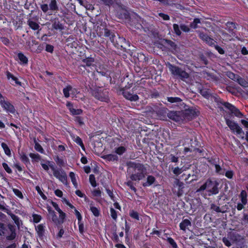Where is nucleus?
I'll return each mask as SVG.
<instances>
[{"instance_id": "f257e3e1", "label": "nucleus", "mask_w": 248, "mask_h": 248, "mask_svg": "<svg viewBox=\"0 0 248 248\" xmlns=\"http://www.w3.org/2000/svg\"><path fill=\"white\" fill-rule=\"evenodd\" d=\"M127 172L133 181H139L146 177L147 170L144 164L136 162L129 161L126 164Z\"/></svg>"}, {"instance_id": "f03ea898", "label": "nucleus", "mask_w": 248, "mask_h": 248, "mask_svg": "<svg viewBox=\"0 0 248 248\" xmlns=\"http://www.w3.org/2000/svg\"><path fill=\"white\" fill-rule=\"evenodd\" d=\"M104 35L105 37L109 38L112 45L117 49L125 51L127 47L130 46V42L125 38L115 35L114 32L108 29H104Z\"/></svg>"}, {"instance_id": "7ed1b4c3", "label": "nucleus", "mask_w": 248, "mask_h": 248, "mask_svg": "<svg viewBox=\"0 0 248 248\" xmlns=\"http://www.w3.org/2000/svg\"><path fill=\"white\" fill-rule=\"evenodd\" d=\"M219 184V183L217 180H213L211 178H208L202 185L196 190V192L199 193L206 190L210 196L217 195L219 192L218 187Z\"/></svg>"}, {"instance_id": "20e7f679", "label": "nucleus", "mask_w": 248, "mask_h": 248, "mask_svg": "<svg viewBox=\"0 0 248 248\" xmlns=\"http://www.w3.org/2000/svg\"><path fill=\"white\" fill-rule=\"evenodd\" d=\"M0 236L6 237L7 240H13L16 237V227L0 222Z\"/></svg>"}, {"instance_id": "39448f33", "label": "nucleus", "mask_w": 248, "mask_h": 248, "mask_svg": "<svg viewBox=\"0 0 248 248\" xmlns=\"http://www.w3.org/2000/svg\"><path fill=\"white\" fill-rule=\"evenodd\" d=\"M109 90L108 88H103L100 87L92 89L91 93L92 95L96 99L108 103L109 101Z\"/></svg>"}, {"instance_id": "423d86ee", "label": "nucleus", "mask_w": 248, "mask_h": 248, "mask_svg": "<svg viewBox=\"0 0 248 248\" xmlns=\"http://www.w3.org/2000/svg\"><path fill=\"white\" fill-rule=\"evenodd\" d=\"M167 66H168L171 74L177 78L184 81L189 77L188 73L178 66H176V65H174V64H170L168 62Z\"/></svg>"}, {"instance_id": "0eeeda50", "label": "nucleus", "mask_w": 248, "mask_h": 248, "mask_svg": "<svg viewBox=\"0 0 248 248\" xmlns=\"http://www.w3.org/2000/svg\"><path fill=\"white\" fill-rule=\"evenodd\" d=\"M215 101L217 103V105H221L223 106L225 108L229 110L232 114L235 115L236 117L241 118L243 117V114L240 111L233 105L228 102H224L222 99L220 97H215Z\"/></svg>"}, {"instance_id": "6e6552de", "label": "nucleus", "mask_w": 248, "mask_h": 248, "mask_svg": "<svg viewBox=\"0 0 248 248\" xmlns=\"http://www.w3.org/2000/svg\"><path fill=\"white\" fill-rule=\"evenodd\" d=\"M185 184L179 179H176L172 184V193L178 197H181L184 194Z\"/></svg>"}, {"instance_id": "1a4fd4ad", "label": "nucleus", "mask_w": 248, "mask_h": 248, "mask_svg": "<svg viewBox=\"0 0 248 248\" xmlns=\"http://www.w3.org/2000/svg\"><path fill=\"white\" fill-rule=\"evenodd\" d=\"M132 82H128L127 85L123 89L122 93L126 99L130 101H136L138 100L139 98V96L137 94H133L130 93L129 91H127L132 87Z\"/></svg>"}, {"instance_id": "9d476101", "label": "nucleus", "mask_w": 248, "mask_h": 248, "mask_svg": "<svg viewBox=\"0 0 248 248\" xmlns=\"http://www.w3.org/2000/svg\"><path fill=\"white\" fill-rule=\"evenodd\" d=\"M0 105L3 110L8 113L14 114L16 111L14 106L8 100H0Z\"/></svg>"}, {"instance_id": "9b49d317", "label": "nucleus", "mask_w": 248, "mask_h": 248, "mask_svg": "<svg viewBox=\"0 0 248 248\" xmlns=\"http://www.w3.org/2000/svg\"><path fill=\"white\" fill-rule=\"evenodd\" d=\"M167 117L170 120L179 123L183 122L184 120L183 115V111H170L168 113Z\"/></svg>"}, {"instance_id": "f8f14e48", "label": "nucleus", "mask_w": 248, "mask_h": 248, "mask_svg": "<svg viewBox=\"0 0 248 248\" xmlns=\"http://www.w3.org/2000/svg\"><path fill=\"white\" fill-rule=\"evenodd\" d=\"M154 111L155 112L159 120H166L167 117L168 110L164 107H155L154 108Z\"/></svg>"}, {"instance_id": "ddd939ff", "label": "nucleus", "mask_w": 248, "mask_h": 248, "mask_svg": "<svg viewBox=\"0 0 248 248\" xmlns=\"http://www.w3.org/2000/svg\"><path fill=\"white\" fill-rule=\"evenodd\" d=\"M198 112L193 108H189L187 109H185L184 111H183V115L184 117V120H192L194 119L198 116Z\"/></svg>"}, {"instance_id": "4468645a", "label": "nucleus", "mask_w": 248, "mask_h": 248, "mask_svg": "<svg viewBox=\"0 0 248 248\" xmlns=\"http://www.w3.org/2000/svg\"><path fill=\"white\" fill-rule=\"evenodd\" d=\"M53 175L62 183L67 184V176L65 172H61L57 170L53 172Z\"/></svg>"}, {"instance_id": "2eb2a0df", "label": "nucleus", "mask_w": 248, "mask_h": 248, "mask_svg": "<svg viewBox=\"0 0 248 248\" xmlns=\"http://www.w3.org/2000/svg\"><path fill=\"white\" fill-rule=\"evenodd\" d=\"M94 62L95 60L93 58L88 57L82 60L83 64L81 65V66H83L85 68L86 67L95 66Z\"/></svg>"}, {"instance_id": "dca6fc26", "label": "nucleus", "mask_w": 248, "mask_h": 248, "mask_svg": "<svg viewBox=\"0 0 248 248\" xmlns=\"http://www.w3.org/2000/svg\"><path fill=\"white\" fill-rule=\"evenodd\" d=\"M116 16L118 18L122 19L127 20L130 18V15L128 12L126 10H124V9L118 10L116 12Z\"/></svg>"}, {"instance_id": "f3484780", "label": "nucleus", "mask_w": 248, "mask_h": 248, "mask_svg": "<svg viewBox=\"0 0 248 248\" xmlns=\"http://www.w3.org/2000/svg\"><path fill=\"white\" fill-rule=\"evenodd\" d=\"M156 182L155 177L152 175H149L147 177L146 182H143L142 186L144 187H149L153 184H155Z\"/></svg>"}, {"instance_id": "a211bd4d", "label": "nucleus", "mask_w": 248, "mask_h": 248, "mask_svg": "<svg viewBox=\"0 0 248 248\" xmlns=\"http://www.w3.org/2000/svg\"><path fill=\"white\" fill-rule=\"evenodd\" d=\"M191 226V222L188 219H183L182 222L180 223V229L184 232H186V229H188L189 227Z\"/></svg>"}, {"instance_id": "6ab92c4d", "label": "nucleus", "mask_w": 248, "mask_h": 248, "mask_svg": "<svg viewBox=\"0 0 248 248\" xmlns=\"http://www.w3.org/2000/svg\"><path fill=\"white\" fill-rule=\"evenodd\" d=\"M58 212L59 214V218H58V221L54 222V223L57 226L62 225V223H63L66 217V213H65L62 210Z\"/></svg>"}, {"instance_id": "aec40b11", "label": "nucleus", "mask_w": 248, "mask_h": 248, "mask_svg": "<svg viewBox=\"0 0 248 248\" xmlns=\"http://www.w3.org/2000/svg\"><path fill=\"white\" fill-rule=\"evenodd\" d=\"M27 23L28 25L29 26L30 28H31L32 30L36 31L39 30V29L40 28L39 24L37 22L33 21L31 18L28 19V20L27 21Z\"/></svg>"}, {"instance_id": "412c9836", "label": "nucleus", "mask_w": 248, "mask_h": 248, "mask_svg": "<svg viewBox=\"0 0 248 248\" xmlns=\"http://www.w3.org/2000/svg\"><path fill=\"white\" fill-rule=\"evenodd\" d=\"M52 27L56 30L62 31L63 29V25L60 23L58 18L54 19L52 22Z\"/></svg>"}, {"instance_id": "4be33fe9", "label": "nucleus", "mask_w": 248, "mask_h": 248, "mask_svg": "<svg viewBox=\"0 0 248 248\" xmlns=\"http://www.w3.org/2000/svg\"><path fill=\"white\" fill-rule=\"evenodd\" d=\"M45 226L43 224H40L35 228L36 229L38 236L42 238L43 237L45 232Z\"/></svg>"}, {"instance_id": "5701e85b", "label": "nucleus", "mask_w": 248, "mask_h": 248, "mask_svg": "<svg viewBox=\"0 0 248 248\" xmlns=\"http://www.w3.org/2000/svg\"><path fill=\"white\" fill-rule=\"evenodd\" d=\"M104 158L108 161H118L119 160V157L117 155L112 154L105 155Z\"/></svg>"}, {"instance_id": "b1692460", "label": "nucleus", "mask_w": 248, "mask_h": 248, "mask_svg": "<svg viewBox=\"0 0 248 248\" xmlns=\"http://www.w3.org/2000/svg\"><path fill=\"white\" fill-rule=\"evenodd\" d=\"M17 57L21 64H27L28 63L27 57L22 52H19L17 54Z\"/></svg>"}, {"instance_id": "393cba45", "label": "nucleus", "mask_w": 248, "mask_h": 248, "mask_svg": "<svg viewBox=\"0 0 248 248\" xmlns=\"http://www.w3.org/2000/svg\"><path fill=\"white\" fill-rule=\"evenodd\" d=\"M208 162L212 166H215L220 163V159L218 157L213 156L208 158Z\"/></svg>"}, {"instance_id": "a878e982", "label": "nucleus", "mask_w": 248, "mask_h": 248, "mask_svg": "<svg viewBox=\"0 0 248 248\" xmlns=\"http://www.w3.org/2000/svg\"><path fill=\"white\" fill-rule=\"evenodd\" d=\"M137 59L140 62H147L149 61V58L142 53H138L137 54Z\"/></svg>"}, {"instance_id": "bb28decb", "label": "nucleus", "mask_w": 248, "mask_h": 248, "mask_svg": "<svg viewBox=\"0 0 248 248\" xmlns=\"http://www.w3.org/2000/svg\"><path fill=\"white\" fill-rule=\"evenodd\" d=\"M1 147L3 149L5 155L10 157L12 155L11 150L10 148L7 146L6 143L2 142L1 143Z\"/></svg>"}, {"instance_id": "cd10ccee", "label": "nucleus", "mask_w": 248, "mask_h": 248, "mask_svg": "<svg viewBox=\"0 0 248 248\" xmlns=\"http://www.w3.org/2000/svg\"><path fill=\"white\" fill-rule=\"evenodd\" d=\"M236 24L233 22H226L225 25L226 26L228 31L231 33L234 30L236 29Z\"/></svg>"}, {"instance_id": "c85d7f7f", "label": "nucleus", "mask_w": 248, "mask_h": 248, "mask_svg": "<svg viewBox=\"0 0 248 248\" xmlns=\"http://www.w3.org/2000/svg\"><path fill=\"white\" fill-rule=\"evenodd\" d=\"M236 82H237L242 87H248V82L244 78L241 77L240 76H239Z\"/></svg>"}, {"instance_id": "c756f323", "label": "nucleus", "mask_w": 248, "mask_h": 248, "mask_svg": "<svg viewBox=\"0 0 248 248\" xmlns=\"http://www.w3.org/2000/svg\"><path fill=\"white\" fill-rule=\"evenodd\" d=\"M49 8L51 11H58V6L56 0H51L49 4Z\"/></svg>"}, {"instance_id": "7c9ffc66", "label": "nucleus", "mask_w": 248, "mask_h": 248, "mask_svg": "<svg viewBox=\"0 0 248 248\" xmlns=\"http://www.w3.org/2000/svg\"><path fill=\"white\" fill-rule=\"evenodd\" d=\"M167 99V101L170 103H180L182 102V99L180 97L177 96L168 97Z\"/></svg>"}, {"instance_id": "2f4dec72", "label": "nucleus", "mask_w": 248, "mask_h": 248, "mask_svg": "<svg viewBox=\"0 0 248 248\" xmlns=\"http://www.w3.org/2000/svg\"><path fill=\"white\" fill-rule=\"evenodd\" d=\"M214 167L215 168V173L217 175H224L225 170L220 165V163L215 165Z\"/></svg>"}, {"instance_id": "473e14b6", "label": "nucleus", "mask_w": 248, "mask_h": 248, "mask_svg": "<svg viewBox=\"0 0 248 248\" xmlns=\"http://www.w3.org/2000/svg\"><path fill=\"white\" fill-rule=\"evenodd\" d=\"M239 198L241 199V201L243 202L244 204H247V192L244 190H242L239 195Z\"/></svg>"}, {"instance_id": "72a5a7b5", "label": "nucleus", "mask_w": 248, "mask_h": 248, "mask_svg": "<svg viewBox=\"0 0 248 248\" xmlns=\"http://www.w3.org/2000/svg\"><path fill=\"white\" fill-rule=\"evenodd\" d=\"M29 156L32 159V162H38L39 160L41 159V155L38 153H30L29 154Z\"/></svg>"}, {"instance_id": "f704fd0d", "label": "nucleus", "mask_w": 248, "mask_h": 248, "mask_svg": "<svg viewBox=\"0 0 248 248\" xmlns=\"http://www.w3.org/2000/svg\"><path fill=\"white\" fill-rule=\"evenodd\" d=\"M126 151V148L124 146H118L115 148V154L120 155H123Z\"/></svg>"}, {"instance_id": "c9c22d12", "label": "nucleus", "mask_w": 248, "mask_h": 248, "mask_svg": "<svg viewBox=\"0 0 248 248\" xmlns=\"http://www.w3.org/2000/svg\"><path fill=\"white\" fill-rule=\"evenodd\" d=\"M89 209L95 217H98L100 215V211L98 208L90 205V209Z\"/></svg>"}, {"instance_id": "e433bc0d", "label": "nucleus", "mask_w": 248, "mask_h": 248, "mask_svg": "<svg viewBox=\"0 0 248 248\" xmlns=\"http://www.w3.org/2000/svg\"><path fill=\"white\" fill-rule=\"evenodd\" d=\"M34 143H35V145H34V148H35V150L42 154H44L45 152L44 149L42 147V145L38 142H37L36 140H35V139L34 140Z\"/></svg>"}, {"instance_id": "4c0bfd02", "label": "nucleus", "mask_w": 248, "mask_h": 248, "mask_svg": "<svg viewBox=\"0 0 248 248\" xmlns=\"http://www.w3.org/2000/svg\"><path fill=\"white\" fill-rule=\"evenodd\" d=\"M69 176L71 178L72 184H73L74 187L75 188L78 187V183L77 182V179L75 175V173L73 172H69Z\"/></svg>"}, {"instance_id": "58836bf2", "label": "nucleus", "mask_w": 248, "mask_h": 248, "mask_svg": "<svg viewBox=\"0 0 248 248\" xmlns=\"http://www.w3.org/2000/svg\"><path fill=\"white\" fill-rule=\"evenodd\" d=\"M227 76L230 79L236 81L239 77V75L234 74L233 72L229 71L226 73Z\"/></svg>"}, {"instance_id": "ea45409f", "label": "nucleus", "mask_w": 248, "mask_h": 248, "mask_svg": "<svg viewBox=\"0 0 248 248\" xmlns=\"http://www.w3.org/2000/svg\"><path fill=\"white\" fill-rule=\"evenodd\" d=\"M71 90H72V86L69 85L63 89V94L66 98H68L70 96Z\"/></svg>"}, {"instance_id": "a19ab883", "label": "nucleus", "mask_w": 248, "mask_h": 248, "mask_svg": "<svg viewBox=\"0 0 248 248\" xmlns=\"http://www.w3.org/2000/svg\"><path fill=\"white\" fill-rule=\"evenodd\" d=\"M20 159L21 161L25 165L30 164L29 159L24 153H22L21 154H20Z\"/></svg>"}, {"instance_id": "79ce46f5", "label": "nucleus", "mask_w": 248, "mask_h": 248, "mask_svg": "<svg viewBox=\"0 0 248 248\" xmlns=\"http://www.w3.org/2000/svg\"><path fill=\"white\" fill-rule=\"evenodd\" d=\"M54 160L59 167H62L64 166L65 163L62 158L60 157L57 155L54 158Z\"/></svg>"}, {"instance_id": "37998d69", "label": "nucleus", "mask_w": 248, "mask_h": 248, "mask_svg": "<svg viewBox=\"0 0 248 248\" xmlns=\"http://www.w3.org/2000/svg\"><path fill=\"white\" fill-rule=\"evenodd\" d=\"M70 112L72 115H79L82 113L83 110L81 109L70 108Z\"/></svg>"}, {"instance_id": "c03bdc74", "label": "nucleus", "mask_w": 248, "mask_h": 248, "mask_svg": "<svg viewBox=\"0 0 248 248\" xmlns=\"http://www.w3.org/2000/svg\"><path fill=\"white\" fill-rule=\"evenodd\" d=\"M226 124L230 127V128L232 130L235 126L238 124L235 122L230 120V119L226 120Z\"/></svg>"}, {"instance_id": "a18cd8bd", "label": "nucleus", "mask_w": 248, "mask_h": 248, "mask_svg": "<svg viewBox=\"0 0 248 248\" xmlns=\"http://www.w3.org/2000/svg\"><path fill=\"white\" fill-rule=\"evenodd\" d=\"M198 23H200V19L198 18H195L194 19L193 21L190 23L189 27L191 28L195 29L197 28V24Z\"/></svg>"}, {"instance_id": "49530a36", "label": "nucleus", "mask_w": 248, "mask_h": 248, "mask_svg": "<svg viewBox=\"0 0 248 248\" xmlns=\"http://www.w3.org/2000/svg\"><path fill=\"white\" fill-rule=\"evenodd\" d=\"M33 222L35 223H39L42 219L41 215L36 214H33L32 215Z\"/></svg>"}, {"instance_id": "de8ad7c7", "label": "nucleus", "mask_w": 248, "mask_h": 248, "mask_svg": "<svg viewBox=\"0 0 248 248\" xmlns=\"http://www.w3.org/2000/svg\"><path fill=\"white\" fill-rule=\"evenodd\" d=\"M97 72L98 74L101 75L102 76L106 77L108 78H109L110 80H111V78L110 75V73L108 71L106 70H100L99 71L98 69L97 70Z\"/></svg>"}, {"instance_id": "09e8293b", "label": "nucleus", "mask_w": 248, "mask_h": 248, "mask_svg": "<svg viewBox=\"0 0 248 248\" xmlns=\"http://www.w3.org/2000/svg\"><path fill=\"white\" fill-rule=\"evenodd\" d=\"M129 216L133 219L139 220L140 217L138 213L134 210L130 211Z\"/></svg>"}, {"instance_id": "8fccbe9b", "label": "nucleus", "mask_w": 248, "mask_h": 248, "mask_svg": "<svg viewBox=\"0 0 248 248\" xmlns=\"http://www.w3.org/2000/svg\"><path fill=\"white\" fill-rule=\"evenodd\" d=\"M89 182H90V184H91L93 187H96L97 186V183L94 175L90 174V175H89Z\"/></svg>"}, {"instance_id": "3c124183", "label": "nucleus", "mask_w": 248, "mask_h": 248, "mask_svg": "<svg viewBox=\"0 0 248 248\" xmlns=\"http://www.w3.org/2000/svg\"><path fill=\"white\" fill-rule=\"evenodd\" d=\"M2 167L3 168L4 170L8 174H12L13 173L12 169L10 168V167L8 165H7V163L3 162L2 163Z\"/></svg>"}, {"instance_id": "603ef678", "label": "nucleus", "mask_w": 248, "mask_h": 248, "mask_svg": "<svg viewBox=\"0 0 248 248\" xmlns=\"http://www.w3.org/2000/svg\"><path fill=\"white\" fill-rule=\"evenodd\" d=\"M35 189H36V191L38 192V194L41 197V198L44 200H46V196L43 193L40 187L39 186H35Z\"/></svg>"}, {"instance_id": "864d4df0", "label": "nucleus", "mask_w": 248, "mask_h": 248, "mask_svg": "<svg viewBox=\"0 0 248 248\" xmlns=\"http://www.w3.org/2000/svg\"><path fill=\"white\" fill-rule=\"evenodd\" d=\"M224 175L228 178L232 179L234 175V172L232 170H228L226 171H224Z\"/></svg>"}, {"instance_id": "5fc2aeb1", "label": "nucleus", "mask_w": 248, "mask_h": 248, "mask_svg": "<svg viewBox=\"0 0 248 248\" xmlns=\"http://www.w3.org/2000/svg\"><path fill=\"white\" fill-rule=\"evenodd\" d=\"M110 214L111 218L114 220H116L118 218V214L115 210L112 207L110 208Z\"/></svg>"}, {"instance_id": "6e6d98bb", "label": "nucleus", "mask_w": 248, "mask_h": 248, "mask_svg": "<svg viewBox=\"0 0 248 248\" xmlns=\"http://www.w3.org/2000/svg\"><path fill=\"white\" fill-rule=\"evenodd\" d=\"M172 27H173V31H174L175 33L178 36H180L181 31L179 26L177 24H173Z\"/></svg>"}, {"instance_id": "4d7b16f0", "label": "nucleus", "mask_w": 248, "mask_h": 248, "mask_svg": "<svg viewBox=\"0 0 248 248\" xmlns=\"http://www.w3.org/2000/svg\"><path fill=\"white\" fill-rule=\"evenodd\" d=\"M133 180H128V181L125 182V184L130 187V188L135 193L137 191L136 188L134 186L133 183L132 182Z\"/></svg>"}, {"instance_id": "13d9d810", "label": "nucleus", "mask_w": 248, "mask_h": 248, "mask_svg": "<svg viewBox=\"0 0 248 248\" xmlns=\"http://www.w3.org/2000/svg\"><path fill=\"white\" fill-rule=\"evenodd\" d=\"M167 242L173 248H177L178 246L175 240L171 237H169L167 239Z\"/></svg>"}, {"instance_id": "bf43d9fd", "label": "nucleus", "mask_w": 248, "mask_h": 248, "mask_svg": "<svg viewBox=\"0 0 248 248\" xmlns=\"http://www.w3.org/2000/svg\"><path fill=\"white\" fill-rule=\"evenodd\" d=\"M13 191L15 195L17 196L18 198L20 199H23L24 197L22 194V193L20 190L16 188H13Z\"/></svg>"}, {"instance_id": "052dcab7", "label": "nucleus", "mask_w": 248, "mask_h": 248, "mask_svg": "<svg viewBox=\"0 0 248 248\" xmlns=\"http://www.w3.org/2000/svg\"><path fill=\"white\" fill-rule=\"evenodd\" d=\"M74 121L78 123L79 126H82L84 124L83 118L82 117L76 116L74 118Z\"/></svg>"}, {"instance_id": "680f3d73", "label": "nucleus", "mask_w": 248, "mask_h": 248, "mask_svg": "<svg viewBox=\"0 0 248 248\" xmlns=\"http://www.w3.org/2000/svg\"><path fill=\"white\" fill-rule=\"evenodd\" d=\"M183 172L182 168H180L178 167L172 168V173L176 175H179Z\"/></svg>"}, {"instance_id": "e2e57ef3", "label": "nucleus", "mask_w": 248, "mask_h": 248, "mask_svg": "<svg viewBox=\"0 0 248 248\" xmlns=\"http://www.w3.org/2000/svg\"><path fill=\"white\" fill-rule=\"evenodd\" d=\"M72 138L73 140L74 141V142H75L78 145H79L83 143L81 139L78 136H72Z\"/></svg>"}, {"instance_id": "0e129e2a", "label": "nucleus", "mask_w": 248, "mask_h": 248, "mask_svg": "<svg viewBox=\"0 0 248 248\" xmlns=\"http://www.w3.org/2000/svg\"><path fill=\"white\" fill-rule=\"evenodd\" d=\"M11 216L12 219L14 221L15 224L19 226L20 225V220L18 216L16 215L15 214H12Z\"/></svg>"}, {"instance_id": "69168bd1", "label": "nucleus", "mask_w": 248, "mask_h": 248, "mask_svg": "<svg viewBox=\"0 0 248 248\" xmlns=\"http://www.w3.org/2000/svg\"><path fill=\"white\" fill-rule=\"evenodd\" d=\"M232 131H235L237 134H244V132L243 131L242 128L240 127V126L237 124L235 127L233 128V130Z\"/></svg>"}, {"instance_id": "338daca9", "label": "nucleus", "mask_w": 248, "mask_h": 248, "mask_svg": "<svg viewBox=\"0 0 248 248\" xmlns=\"http://www.w3.org/2000/svg\"><path fill=\"white\" fill-rule=\"evenodd\" d=\"M232 131H235L237 134H244V132L243 131L242 128L240 127V126L237 124L235 127L233 128V130Z\"/></svg>"}, {"instance_id": "774afa93", "label": "nucleus", "mask_w": 248, "mask_h": 248, "mask_svg": "<svg viewBox=\"0 0 248 248\" xmlns=\"http://www.w3.org/2000/svg\"><path fill=\"white\" fill-rule=\"evenodd\" d=\"M75 40H77V38L73 35H70L66 39V42L67 44H69L70 43L74 42Z\"/></svg>"}]
</instances>
